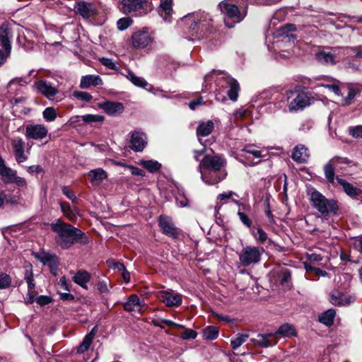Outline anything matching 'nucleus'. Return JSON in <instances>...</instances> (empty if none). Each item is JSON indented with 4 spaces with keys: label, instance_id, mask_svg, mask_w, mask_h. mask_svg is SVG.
Listing matches in <instances>:
<instances>
[{
    "label": "nucleus",
    "instance_id": "nucleus-1",
    "mask_svg": "<svg viewBox=\"0 0 362 362\" xmlns=\"http://www.w3.org/2000/svg\"><path fill=\"white\" fill-rule=\"evenodd\" d=\"M50 227L51 230L55 233V244L62 250H67L76 243L86 245L89 242L84 232L60 219L52 222Z\"/></svg>",
    "mask_w": 362,
    "mask_h": 362
},
{
    "label": "nucleus",
    "instance_id": "nucleus-2",
    "mask_svg": "<svg viewBox=\"0 0 362 362\" xmlns=\"http://www.w3.org/2000/svg\"><path fill=\"white\" fill-rule=\"evenodd\" d=\"M226 163L223 156L206 155L198 167L202 181L207 185H214L224 180L227 176Z\"/></svg>",
    "mask_w": 362,
    "mask_h": 362
},
{
    "label": "nucleus",
    "instance_id": "nucleus-3",
    "mask_svg": "<svg viewBox=\"0 0 362 362\" xmlns=\"http://www.w3.org/2000/svg\"><path fill=\"white\" fill-rule=\"evenodd\" d=\"M218 7L223 16L224 23L228 28H233L235 24L241 22L247 15L246 8H239L230 0L221 1Z\"/></svg>",
    "mask_w": 362,
    "mask_h": 362
},
{
    "label": "nucleus",
    "instance_id": "nucleus-4",
    "mask_svg": "<svg viewBox=\"0 0 362 362\" xmlns=\"http://www.w3.org/2000/svg\"><path fill=\"white\" fill-rule=\"evenodd\" d=\"M309 194L312 205L320 213L322 218H327L329 215L337 214L339 206L336 200L327 199L315 189H313Z\"/></svg>",
    "mask_w": 362,
    "mask_h": 362
},
{
    "label": "nucleus",
    "instance_id": "nucleus-5",
    "mask_svg": "<svg viewBox=\"0 0 362 362\" xmlns=\"http://www.w3.org/2000/svg\"><path fill=\"white\" fill-rule=\"evenodd\" d=\"M215 75H221V77L216 79L217 86L221 88H228L227 91L228 98L233 101L237 100L240 90L238 82L222 71L216 70H213L210 74L205 76L204 82L210 81L211 78H213Z\"/></svg>",
    "mask_w": 362,
    "mask_h": 362
},
{
    "label": "nucleus",
    "instance_id": "nucleus-6",
    "mask_svg": "<svg viewBox=\"0 0 362 362\" xmlns=\"http://www.w3.org/2000/svg\"><path fill=\"white\" fill-rule=\"evenodd\" d=\"M264 250L257 246L247 245L238 252L240 264L247 267L259 263Z\"/></svg>",
    "mask_w": 362,
    "mask_h": 362
},
{
    "label": "nucleus",
    "instance_id": "nucleus-7",
    "mask_svg": "<svg viewBox=\"0 0 362 362\" xmlns=\"http://www.w3.org/2000/svg\"><path fill=\"white\" fill-rule=\"evenodd\" d=\"M287 98H290L289 95H295L288 105L290 112H298L303 110L305 107L310 105V98L308 93L305 92L293 93L292 91L287 93Z\"/></svg>",
    "mask_w": 362,
    "mask_h": 362
},
{
    "label": "nucleus",
    "instance_id": "nucleus-8",
    "mask_svg": "<svg viewBox=\"0 0 362 362\" xmlns=\"http://www.w3.org/2000/svg\"><path fill=\"white\" fill-rule=\"evenodd\" d=\"M158 225L162 233L165 235L173 239H178L180 238L181 230L175 226L170 217L160 215L158 217Z\"/></svg>",
    "mask_w": 362,
    "mask_h": 362
},
{
    "label": "nucleus",
    "instance_id": "nucleus-9",
    "mask_svg": "<svg viewBox=\"0 0 362 362\" xmlns=\"http://www.w3.org/2000/svg\"><path fill=\"white\" fill-rule=\"evenodd\" d=\"M153 37L146 28L134 32L131 37V43L134 48L143 49L153 42Z\"/></svg>",
    "mask_w": 362,
    "mask_h": 362
},
{
    "label": "nucleus",
    "instance_id": "nucleus-10",
    "mask_svg": "<svg viewBox=\"0 0 362 362\" xmlns=\"http://www.w3.org/2000/svg\"><path fill=\"white\" fill-rule=\"evenodd\" d=\"M33 88L37 93L42 95L49 100L53 99L59 93V90L57 86L53 85L51 82L44 79L35 81Z\"/></svg>",
    "mask_w": 362,
    "mask_h": 362
},
{
    "label": "nucleus",
    "instance_id": "nucleus-11",
    "mask_svg": "<svg viewBox=\"0 0 362 362\" xmlns=\"http://www.w3.org/2000/svg\"><path fill=\"white\" fill-rule=\"evenodd\" d=\"M158 298L168 307H178L182 302V296L172 290L159 291Z\"/></svg>",
    "mask_w": 362,
    "mask_h": 362
},
{
    "label": "nucleus",
    "instance_id": "nucleus-12",
    "mask_svg": "<svg viewBox=\"0 0 362 362\" xmlns=\"http://www.w3.org/2000/svg\"><path fill=\"white\" fill-rule=\"evenodd\" d=\"M13 37L12 25L8 22H4L0 25V47L11 51Z\"/></svg>",
    "mask_w": 362,
    "mask_h": 362
},
{
    "label": "nucleus",
    "instance_id": "nucleus-13",
    "mask_svg": "<svg viewBox=\"0 0 362 362\" xmlns=\"http://www.w3.org/2000/svg\"><path fill=\"white\" fill-rule=\"evenodd\" d=\"M147 145V136L140 130H134L131 133L129 148L135 152H141Z\"/></svg>",
    "mask_w": 362,
    "mask_h": 362
},
{
    "label": "nucleus",
    "instance_id": "nucleus-14",
    "mask_svg": "<svg viewBox=\"0 0 362 362\" xmlns=\"http://www.w3.org/2000/svg\"><path fill=\"white\" fill-rule=\"evenodd\" d=\"M48 130L43 124H28L25 135L28 139L42 140L47 135Z\"/></svg>",
    "mask_w": 362,
    "mask_h": 362
},
{
    "label": "nucleus",
    "instance_id": "nucleus-15",
    "mask_svg": "<svg viewBox=\"0 0 362 362\" xmlns=\"http://www.w3.org/2000/svg\"><path fill=\"white\" fill-rule=\"evenodd\" d=\"M251 341L255 345L262 348L272 346L278 343L274 333L259 334L257 339H251Z\"/></svg>",
    "mask_w": 362,
    "mask_h": 362
},
{
    "label": "nucleus",
    "instance_id": "nucleus-16",
    "mask_svg": "<svg viewBox=\"0 0 362 362\" xmlns=\"http://www.w3.org/2000/svg\"><path fill=\"white\" fill-rule=\"evenodd\" d=\"M337 182L342 187L344 192L351 198L355 199H362V189L354 187L351 183L346 182L345 180L337 177Z\"/></svg>",
    "mask_w": 362,
    "mask_h": 362
},
{
    "label": "nucleus",
    "instance_id": "nucleus-17",
    "mask_svg": "<svg viewBox=\"0 0 362 362\" xmlns=\"http://www.w3.org/2000/svg\"><path fill=\"white\" fill-rule=\"evenodd\" d=\"M11 143L17 163H21L27 160L28 156H25L24 152L25 143L23 140L20 137H17L13 139Z\"/></svg>",
    "mask_w": 362,
    "mask_h": 362
},
{
    "label": "nucleus",
    "instance_id": "nucleus-18",
    "mask_svg": "<svg viewBox=\"0 0 362 362\" xmlns=\"http://www.w3.org/2000/svg\"><path fill=\"white\" fill-rule=\"evenodd\" d=\"M145 305L144 300H140L136 294L131 295L124 303L123 308L127 312H137L141 313V308Z\"/></svg>",
    "mask_w": 362,
    "mask_h": 362
},
{
    "label": "nucleus",
    "instance_id": "nucleus-19",
    "mask_svg": "<svg viewBox=\"0 0 362 362\" xmlns=\"http://www.w3.org/2000/svg\"><path fill=\"white\" fill-rule=\"evenodd\" d=\"M146 0H122V7L120 10L124 13H129L138 10L142 9L146 4Z\"/></svg>",
    "mask_w": 362,
    "mask_h": 362
},
{
    "label": "nucleus",
    "instance_id": "nucleus-20",
    "mask_svg": "<svg viewBox=\"0 0 362 362\" xmlns=\"http://www.w3.org/2000/svg\"><path fill=\"white\" fill-rule=\"evenodd\" d=\"M17 175V171L6 165L5 160L0 155V175L6 184L13 183Z\"/></svg>",
    "mask_w": 362,
    "mask_h": 362
},
{
    "label": "nucleus",
    "instance_id": "nucleus-21",
    "mask_svg": "<svg viewBox=\"0 0 362 362\" xmlns=\"http://www.w3.org/2000/svg\"><path fill=\"white\" fill-rule=\"evenodd\" d=\"M309 157V151L304 145L299 144L294 147L292 152L293 160L299 163H304L307 162Z\"/></svg>",
    "mask_w": 362,
    "mask_h": 362
},
{
    "label": "nucleus",
    "instance_id": "nucleus-22",
    "mask_svg": "<svg viewBox=\"0 0 362 362\" xmlns=\"http://www.w3.org/2000/svg\"><path fill=\"white\" fill-rule=\"evenodd\" d=\"M173 0H160L158 12L165 22H171Z\"/></svg>",
    "mask_w": 362,
    "mask_h": 362
},
{
    "label": "nucleus",
    "instance_id": "nucleus-23",
    "mask_svg": "<svg viewBox=\"0 0 362 362\" xmlns=\"http://www.w3.org/2000/svg\"><path fill=\"white\" fill-rule=\"evenodd\" d=\"M100 107L104 111L111 116H116L123 112L124 105L119 102L107 101L101 104Z\"/></svg>",
    "mask_w": 362,
    "mask_h": 362
},
{
    "label": "nucleus",
    "instance_id": "nucleus-24",
    "mask_svg": "<svg viewBox=\"0 0 362 362\" xmlns=\"http://www.w3.org/2000/svg\"><path fill=\"white\" fill-rule=\"evenodd\" d=\"M181 22L185 25H189L188 32L192 36L199 35V32L202 30V24L201 22L194 21L193 16L190 14L182 17L181 18Z\"/></svg>",
    "mask_w": 362,
    "mask_h": 362
},
{
    "label": "nucleus",
    "instance_id": "nucleus-25",
    "mask_svg": "<svg viewBox=\"0 0 362 362\" xmlns=\"http://www.w3.org/2000/svg\"><path fill=\"white\" fill-rule=\"evenodd\" d=\"M77 14L81 15L84 18H88L94 11L93 6L90 3L85 1H78L74 6Z\"/></svg>",
    "mask_w": 362,
    "mask_h": 362
},
{
    "label": "nucleus",
    "instance_id": "nucleus-26",
    "mask_svg": "<svg viewBox=\"0 0 362 362\" xmlns=\"http://www.w3.org/2000/svg\"><path fill=\"white\" fill-rule=\"evenodd\" d=\"M88 176L94 185H99L107 177V174L102 168H96L88 172Z\"/></svg>",
    "mask_w": 362,
    "mask_h": 362
},
{
    "label": "nucleus",
    "instance_id": "nucleus-27",
    "mask_svg": "<svg viewBox=\"0 0 362 362\" xmlns=\"http://www.w3.org/2000/svg\"><path fill=\"white\" fill-rule=\"evenodd\" d=\"M214 128V124L212 120L206 122L201 121L196 130V134L198 138L205 137L209 136Z\"/></svg>",
    "mask_w": 362,
    "mask_h": 362
},
{
    "label": "nucleus",
    "instance_id": "nucleus-28",
    "mask_svg": "<svg viewBox=\"0 0 362 362\" xmlns=\"http://www.w3.org/2000/svg\"><path fill=\"white\" fill-rule=\"evenodd\" d=\"M351 297L346 296L341 292L334 291L330 295V302L335 306L349 305L351 303Z\"/></svg>",
    "mask_w": 362,
    "mask_h": 362
},
{
    "label": "nucleus",
    "instance_id": "nucleus-29",
    "mask_svg": "<svg viewBox=\"0 0 362 362\" xmlns=\"http://www.w3.org/2000/svg\"><path fill=\"white\" fill-rule=\"evenodd\" d=\"M103 84V80L99 76L86 75L82 76L80 82L81 88H88L91 86H96Z\"/></svg>",
    "mask_w": 362,
    "mask_h": 362
},
{
    "label": "nucleus",
    "instance_id": "nucleus-30",
    "mask_svg": "<svg viewBox=\"0 0 362 362\" xmlns=\"http://www.w3.org/2000/svg\"><path fill=\"white\" fill-rule=\"evenodd\" d=\"M90 274L86 270H79L73 276V281L75 284L79 285L83 288L88 289L87 284L90 280Z\"/></svg>",
    "mask_w": 362,
    "mask_h": 362
},
{
    "label": "nucleus",
    "instance_id": "nucleus-31",
    "mask_svg": "<svg viewBox=\"0 0 362 362\" xmlns=\"http://www.w3.org/2000/svg\"><path fill=\"white\" fill-rule=\"evenodd\" d=\"M61 211L63 214L71 222H75L78 215L77 208L71 207L67 202L60 203Z\"/></svg>",
    "mask_w": 362,
    "mask_h": 362
},
{
    "label": "nucleus",
    "instance_id": "nucleus-32",
    "mask_svg": "<svg viewBox=\"0 0 362 362\" xmlns=\"http://www.w3.org/2000/svg\"><path fill=\"white\" fill-rule=\"evenodd\" d=\"M315 58L322 64L334 65L337 64L335 55L329 52L320 51L316 53Z\"/></svg>",
    "mask_w": 362,
    "mask_h": 362
},
{
    "label": "nucleus",
    "instance_id": "nucleus-33",
    "mask_svg": "<svg viewBox=\"0 0 362 362\" xmlns=\"http://www.w3.org/2000/svg\"><path fill=\"white\" fill-rule=\"evenodd\" d=\"M96 332H97V327L95 326L90 330V332L85 336L83 341L77 348L78 354H82V353L86 351L89 349L90 344L93 341V339L95 335Z\"/></svg>",
    "mask_w": 362,
    "mask_h": 362
},
{
    "label": "nucleus",
    "instance_id": "nucleus-34",
    "mask_svg": "<svg viewBox=\"0 0 362 362\" xmlns=\"http://www.w3.org/2000/svg\"><path fill=\"white\" fill-rule=\"evenodd\" d=\"M335 315V310L332 308L329 309L319 315V322L325 325L326 326H331L334 323Z\"/></svg>",
    "mask_w": 362,
    "mask_h": 362
},
{
    "label": "nucleus",
    "instance_id": "nucleus-35",
    "mask_svg": "<svg viewBox=\"0 0 362 362\" xmlns=\"http://www.w3.org/2000/svg\"><path fill=\"white\" fill-rule=\"evenodd\" d=\"M81 118L85 123H94V122H102L104 120V117L99 115H85L82 116H76L71 119V122H76Z\"/></svg>",
    "mask_w": 362,
    "mask_h": 362
},
{
    "label": "nucleus",
    "instance_id": "nucleus-36",
    "mask_svg": "<svg viewBox=\"0 0 362 362\" xmlns=\"http://www.w3.org/2000/svg\"><path fill=\"white\" fill-rule=\"evenodd\" d=\"M24 279L28 284V290H33L35 287V284L34 282L33 266L31 264L25 266Z\"/></svg>",
    "mask_w": 362,
    "mask_h": 362
},
{
    "label": "nucleus",
    "instance_id": "nucleus-37",
    "mask_svg": "<svg viewBox=\"0 0 362 362\" xmlns=\"http://www.w3.org/2000/svg\"><path fill=\"white\" fill-rule=\"evenodd\" d=\"M139 165L151 173H155L159 171L161 168V164L160 163L153 160H142L139 162Z\"/></svg>",
    "mask_w": 362,
    "mask_h": 362
},
{
    "label": "nucleus",
    "instance_id": "nucleus-38",
    "mask_svg": "<svg viewBox=\"0 0 362 362\" xmlns=\"http://www.w3.org/2000/svg\"><path fill=\"white\" fill-rule=\"evenodd\" d=\"M276 276L278 277V280L279 283L284 285L286 283H288L291 280V271L285 267L280 268L276 272Z\"/></svg>",
    "mask_w": 362,
    "mask_h": 362
},
{
    "label": "nucleus",
    "instance_id": "nucleus-39",
    "mask_svg": "<svg viewBox=\"0 0 362 362\" xmlns=\"http://www.w3.org/2000/svg\"><path fill=\"white\" fill-rule=\"evenodd\" d=\"M274 334L275 336L276 334H281L284 337H291L296 334L294 327L289 324L281 325Z\"/></svg>",
    "mask_w": 362,
    "mask_h": 362
},
{
    "label": "nucleus",
    "instance_id": "nucleus-40",
    "mask_svg": "<svg viewBox=\"0 0 362 362\" xmlns=\"http://www.w3.org/2000/svg\"><path fill=\"white\" fill-rule=\"evenodd\" d=\"M336 166L329 161L324 167L325 176L329 183L333 184L334 181V168Z\"/></svg>",
    "mask_w": 362,
    "mask_h": 362
},
{
    "label": "nucleus",
    "instance_id": "nucleus-41",
    "mask_svg": "<svg viewBox=\"0 0 362 362\" xmlns=\"http://www.w3.org/2000/svg\"><path fill=\"white\" fill-rule=\"evenodd\" d=\"M38 259L43 264H48L50 267L57 266V256L49 253H43Z\"/></svg>",
    "mask_w": 362,
    "mask_h": 362
},
{
    "label": "nucleus",
    "instance_id": "nucleus-42",
    "mask_svg": "<svg viewBox=\"0 0 362 362\" xmlns=\"http://www.w3.org/2000/svg\"><path fill=\"white\" fill-rule=\"evenodd\" d=\"M218 334V328L214 326H208L203 330V337L206 339L214 340L217 338Z\"/></svg>",
    "mask_w": 362,
    "mask_h": 362
},
{
    "label": "nucleus",
    "instance_id": "nucleus-43",
    "mask_svg": "<svg viewBox=\"0 0 362 362\" xmlns=\"http://www.w3.org/2000/svg\"><path fill=\"white\" fill-rule=\"evenodd\" d=\"M248 338V334H238L235 338L230 340V345L233 349H237L243 343H245Z\"/></svg>",
    "mask_w": 362,
    "mask_h": 362
},
{
    "label": "nucleus",
    "instance_id": "nucleus-44",
    "mask_svg": "<svg viewBox=\"0 0 362 362\" xmlns=\"http://www.w3.org/2000/svg\"><path fill=\"white\" fill-rule=\"evenodd\" d=\"M127 78L135 86L146 88L148 85L146 81H145L143 78L136 76L133 72H129L127 75Z\"/></svg>",
    "mask_w": 362,
    "mask_h": 362
},
{
    "label": "nucleus",
    "instance_id": "nucleus-45",
    "mask_svg": "<svg viewBox=\"0 0 362 362\" xmlns=\"http://www.w3.org/2000/svg\"><path fill=\"white\" fill-rule=\"evenodd\" d=\"M330 160L336 167H339L341 169L344 168V165H349L351 163V160L346 157L335 156L331 158Z\"/></svg>",
    "mask_w": 362,
    "mask_h": 362
},
{
    "label": "nucleus",
    "instance_id": "nucleus-46",
    "mask_svg": "<svg viewBox=\"0 0 362 362\" xmlns=\"http://www.w3.org/2000/svg\"><path fill=\"white\" fill-rule=\"evenodd\" d=\"M12 282L10 275L0 272V289H6L11 286Z\"/></svg>",
    "mask_w": 362,
    "mask_h": 362
},
{
    "label": "nucleus",
    "instance_id": "nucleus-47",
    "mask_svg": "<svg viewBox=\"0 0 362 362\" xmlns=\"http://www.w3.org/2000/svg\"><path fill=\"white\" fill-rule=\"evenodd\" d=\"M43 117L47 122H52L57 118V112L54 107H48L42 112Z\"/></svg>",
    "mask_w": 362,
    "mask_h": 362
},
{
    "label": "nucleus",
    "instance_id": "nucleus-48",
    "mask_svg": "<svg viewBox=\"0 0 362 362\" xmlns=\"http://www.w3.org/2000/svg\"><path fill=\"white\" fill-rule=\"evenodd\" d=\"M296 29V26L293 24H287L283 27L279 28L277 30V35L278 36H284L289 37V33L295 31Z\"/></svg>",
    "mask_w": 362,
    "mask_h": 362
},
{
    "label": "nucleus",
    "instance_id": "nucleus-49",
    "mask_svg": "<svg viewBox=\"0 0 362 362\" xmlns=\"http://www.w3.org/2000/svg\"><path fill=\"white\" fill-rule=\"evenodd\" d=\"M175 199L179 205L182 207H186L189 206V199L185 196L183 190L178 189Z\"/></svg>",
    "mask_w": 362,
    "mask_h": 362
},
{
    "label": "nucleus",
    "instance_id": "nucleus-50",
    "mask_svg": "<svg viewBox=\"0 0 362 362\" xmlns=\"http://www.w3.org/2000/svg\"><path fill=\"white\" fill-rule=\"evenodd\" d=\"M132 23V20L129 17H124L119 18L117 22L118 30H124L129 27Z\"/></svg>",
    "mask_w": 362,
    "mask_h": 362
},
{
    "label": "nucleus",
    "instance_id": "nucleus-51",
    "mask_svg": "<svg viewBox=\"0 0 362 362\" xmlns=\"http://www.w3.org/2000/svg\"><path fill=\"white\" fill-rule=\"evenodd\" d=\"M245 211H241V209H238V216L240 220V221L242 222V223L247 228H251L252 226V220L248 217V216H247L245 214Z\"/></svg>",
    "mask_w": 362,
    "mask_h": 362
},
{
    "label": "nucleus",
    "instance_id": "nucleus-52",
    "mask_svg": "<svg viewBox=\"0 0 362 362\" xmlns=\"http://www.w3.org/2000/svg\"><path fill=\"white\" fill-rule=\"evenodd\" d=\"M254 237L258 242L262 244L268 240L267 233L260 227L257 228V233L254 234Z\"/></svg>",
    "mask_w": 362,
    "mask_h": 362
},
{
    "label": "nucleus",
    "instance_id": "nucleus-53",
    "mask_svg": "<svg viewBox=\"0 0 362 362\" xmlns=\"http://www.w3.org/2000/svg\"><path fill=\"white\" fill-rule=\"evenodd\" d=\"M31 80L28 77H19L15 78L10 81L8 86L11 87L13 85L18 84L19 86H24L30 83Z\"/></svg>",
    "mask_w": 362,
    "mask_h": 362
},
{
    "label": "nucleus",
    "instance_id": "nucleus-54",
    "mask_svg": "<svg viewBox=\"0 0 362 362\" xmlns=\"http://www.w3.org/2000/svg\"><path fill=\"white\" fill-rule=\"evenodd\" d=\"M349 134L356 139L362 137V125L350 127L349 128Z\"/></svg>",
    "mask_w": 362,
    "mask_h": 362
},
{
    "label": "nucleus",
    "instance_id": "nucleus-55",
    "mask_svg": "<svg viewBox=\"0 0 362 362\" xmlns=\"http://www.w3.org/2000/svg\"><path fill=\"white\" fill-rule=\"evenodd\" d=\"M242 152H245L252 155L255 158H262V153L260 151L255 149L252 146H247L241 150Z\"/></svg>",
    "mask_w": 362,
    "mask_h": 362
},
{
    "label": "nucleus",
    "instance_id": "nucleus-56",
    "mask_svg": "<svg viewBox=\"0 0 362 362\" xmlns=\"http://www.w3.org/2000/svg\"><path fill=\"white\" fill-rule=\"evenodd\" d=\"M73 95L75 98L86 102L90 101L93 98L90 93L84 91H75Z\"/></svg>",
    "mask_w": 362,
    "mask_h": 362
},
{
    "label": "nucleus",
    "instance_id": "nucleus-57",
    "mask_svg": "<svg viewBox=\"0 0 362 362\" xmlns=\"http://www.w3.org/2000/svg\"><path fill=\"white\" fill-rule=\"evenodd\" d=\"M11 51L0 47V66L5 64L7 59L10 57Z\"/></svg>",
    "mask_w": 362,
    "mask_h": 362
},
{
    "label": "nucleus",
    "instance_id": "nucleus-58",
    "mask_svg": "<svg viewBox=\"0 0 362 362\" xmlns=\"http://www.w3.org/2000/svg\"><path fill=\"white\" fill-rule=\"evenodd\" d=\"M52 301V299L51 298V297L47 296H40L36 298V302L40 306H45L46 305H48Z\"/></svg>",
    "mask_w": 362,
    "mask_h": 362
},
{
    "label": "nucleus",
    "instance_id": "nucleus-59",
    "mask_svg": "<svg viewBox=\"0 0 362 362\" xmlns=\"http://www.w3.org/2000/svg\"><path fill=\"white\" fill-rule=\"evenodd\" d=\"M62 191L63 192V194L67 197L69 198L70 200L72 201V202L74 203H76L77 202V197H76V195L70 192L68 189V187L66 186H63L62 187Z\"/></svg>",
    "mask_w": 362,
    "mask_h": 362
},
{
    "label": "nucleus",
    "instance_id": "nucleus-60",
    "mask_svg": "<svg viewBox=\"0 0 362 362\" xmlns=\"http://www.w3.org/2000/svg\"><path fill=\"white\" fill-rule=\"evenodd\" d=\"M100 62L103 65L107 67L110 69L115 70L116 69V66L112 59L103 57L100 59Z\"/></svg>",
    "mask_w": 362,
    "mask_h": 362
},
{
    "label": "nucleus",
    "instance_id": "nucleus-61",
    "mask_svg": "<svg viewBox=\"0 0 362 362\" xmlns=\"http://www.w3.org/2000/svg\"><path fill=\"white\" fill-rule=\"evenodd\" d=\"M204 102L202 97H199L189 103V107L194 110L198 106L204 105Z\"/></svg>",
    "mask_w": 362,
    "mask_h": 362
},
{
    "label": "nucleus",
    "instance_id": "nucleus-62",
    "mask_svg": "<svg viewBox=\"0 0 362 362\" xmlns=\"http://www.w3.org/2000/svg\"><path fill=\"white\" fill-rule=\"evenodd\" d=\"M97 288L100 293L109 292L107 281L106 280L99 281L97 284Z\"/></svg>",
    "mask_w": 362,
    "mask_h": 362
},
{
    "label": "nucleus",
    "instance_id": "nucleus-63",
    "mask_svg": "<svg viewBox=\"0 0 362 362\" xmlns=\"http://www.w3.org/2000/svg\"><path fill=\"white\" fill-rule=\"evenodd\" d=\"M233 196H235L236 197H239L238 194L233 191H229L227 192L221 193L217 196L218 200H224L226 199L232 198Z\"/></svg>",
    "mask_w": 362,
    "mask_h": 362
},
{
    "label": "nucleus",
    "instance_id": "nucleus-64",
    "mask_svg": "<svg viewBox=\"0 0 362 362\" xmlns=\"http://www.w3.org/2000/svg\"><path fill=\"white\" fill-rule=\"evenodd\" d=\"M197 333L192 329H186L182 334V337L184 339H195Z\"/></svg>",
    "mask_w": 362,
    "mask_h": 362
}]
</instances>
